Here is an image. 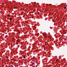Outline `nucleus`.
Returning a JSON list of instances; mask_svg holds the SVG:
<instances>
[{
  "label": "nucleus",
  "mask_w": 67,
  "mask_h": 67,
  "mask_svg": "<svg viewBox=\"0 0 67 67\" xmlns=\"http://www.w3.org/2000/svg\"><path fill=\"white\" fill-rule=\"evenodd\" d=\"M64 9H67V7H64Z\"/></svg>",
  "instance_id": "obj_4"
},
{
  "label": "nucleus",
  "mask_w": 67,
  "mask_h": 67,
  "mask_svg": "<svg viewBox=\"0 0 67 67\" xmlns=\"http://www.w3.org/2000/svg\"><path fill=\"white\" fill-rule=\"evenodd\" d=\"M12 18H10L9 19V20L10 21H11V20H12Z\"/></svg>",
  "instance_id": "obj_1"
},
{
  "label": "nucleus",
  "mask_w": 67,
  "mask_h": 67,
  "mask_svg": "<svg viewBox=\"0 0 67 67\" xmlns=\"http://www.w3.org/2000/svg\"><path fill=\"white\" fill-rule=\"evenodd\" d=\"M32 64H33V65H34V63H32Z\"/></svg>",
  "instance_id": "obj_5"
},
{
  "label": "nucleus",
  "mask_w": 67,
  "mask_h": 67,
  "mask_svg": "<svg viewBox=\"0 0 67 67\" xmlns=\"http://www.w3.org/2000/svg\"><path fill=\"white\" fill-rule=\"evenodd\" d=\"M43 36L44 37H46V35H43Z\"/></svg>",
  "instance_id": "obj_2"
},
{
  "label": "nucleus",
  "mask_w": 67,
  "mask_h": 67,
  "mask_svg": "<svg viewBox=\"0 0 67 67\" xmlns=\"http://www.w3.org/2000/svg\"><path fill=\"white\" fill-rule=\"evenodd\" d=\"M34 62H35V61L34 60Z\"/></svg>",
  "instance_id": "obj_6"
},
{
  "label": "nucleus",
  "mask_w": 67,
  "mask_h": 67,
  "mask_svg": "<svg viewBox=\"0 0 67 67\" xmlns=\"http://www.w3.org/2000/svg\"><path fill=\"white\" fill-rule=\"evenodd\" d=\"M32 67H35L34 66H33Z\"/></svg>",
  "instance_id": "obj_7"
},
{
  "label": "nucleus",
  "mask_w": 67,
  "mask_h": 67,
  "mask_svg": "<svg viewBox=\"0 0 67 67\" xmlns=\"http://www.w3.org/2000/svg\"><path fill=\"white\" fill-rule=\"evenodd\" d=\"M23 57H24V58H25V56L24 55Z\"/></svg>",
  "instance_id": "obj_3"
}]
</instances>
